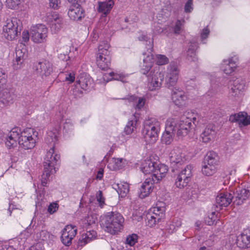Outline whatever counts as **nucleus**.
Masks as SVG:
<instances>
[{
	"label": "nucleus",
	"instance_id": "2",
	"mask_svg": "<svg viewBox=\"0 0 250 250\" xmlns=\"http://www.w3.org/2000/svg\"><path fill=\"white\" fill-rule=\"evenodd\" d=\"M124 222V219L120 213L109 212L102 217L101 225L105 231L115 234L122 229Z\"/></svg>",
	"mask_w": 250,
	"mask_h": 250
},
{
	"label": "nucleus",
	"instance_id": "43",
	"mask_svg": "<svg viewBox=\"0 0 250 250\" xmlns=\"http://www.w3.org/2000/svg\"><path fill=\"white\" fill-rule=\"evenodd\" d=\"M217 170L216 167L214 166H211L203 163L202 172V173L207 176L212 175L214 174Z\"/></svg>",
	"mask_w": 250,
	"mask_h": 250
},
{
	"label": "nucleus",
	"instance_id": "45",
	"mask_svg": "<svg viewBox=\"0 0 250 250\" xmlns=\"http://www.w3.org/2000/svg\"><path fill=\"white\" fill-rule=\"evenodd\" d=\"M155 61L157 65H162L167 64L169 60L165 55L158 54L155 57Z\"/></svg>",
	"mask_w": 250,
	"mask_h": 250
},
{
	"label": "nucleus",
	"instance_id": "9",
	"mask_svg": "<svg viewBox=\"0 0 250 250\" xmlns=\"http://www.w3.org/2000/svg\"><path fill=\"white\" fill-rule=\"evenodd\" d=\"M195 120V117L192 118L187 117L185 119L178 121L173 118V120L175 122L174 132L177 136L179 137L187 136L191 129L192 124L193 123V120Z\"/></svg>",
	"mask_w": 250,
	"mask_h": 250
},
{
	"label": "nucleus",
	"instance_id": "52",
	"mask_svg": "<svg viewBox=\"0 0 250 250\" xmlns=\"http://www.w3.org/2000/svg\"><path fill=\"white\" fill-rule=\"evenodd\" d=\"M87 234L86 233H84L81 235V238H80L78 241V244L79 246L83 247L85 245L88 243L91 242L89 238H88Z\"/></svg>",
	"mask_w": 250,
	"mask_h": 250
},
{
	"label": "nucleus",
	"instance_id": "38",
	"mask_svg": "<svg viewBox=\"0 0 250 250\" xmlns=\"http://www.w3.org/2000/svg\"><path fill=\"white\" fill-rule=\"evenodd\" d=\"M125 76L123 74L115 73L111 72L108 73H105L103 76V81L106 83L111 80H117L124 82Z\"/></svg>",
	"mask_w": 250,
	"mask_h": 250
},
{
	"label": "nucleus",
	"instance_id": "62",
	"mask_svg": "<svg viewBox=\"0 0 250 250\" xmlns=\"http://www.w3.org/2000/svg\"><path fill=\"white\" fill-rule=\"evenodd\" d=\"M60 4V0H49L50 6L54 9H58Z\"/></svg>",
	"mask_w": 250,
	"mask_h": 250
},
{
	"label": "nucleus",
	"instance_id": "11",
	"mask_svg": "<svg viewBox=\"0 0 250 250\" xmlns=\"http://www.w3.org/2000/svg\"><path fill=\"white\" fill-rule=\"evenodd\" d=\"M149 44L146 51L143 52L142 54V59L143 61V65L142 68V73L146 74L148 71L151 70L153 64L155 61V57L152 53L153 46L152 41H149Z\"/></svg>",
	"mask_w": 250,
	"mask_h": 250
},
{
	"label": "nucleus",
	"instance_id": "13",
	"mask_svg": "<svg viewBox=\"0 0 250 250\" xmlns=\"http://www.w3.org/2000/svg\"><path fill=\"white\" fill-rule=\"evenodd\" d=\"M77 229L75 226L68 225L66 226L62 230L61 240L62 243L69 246L72 244V241L77 234Z\"/></svg>",
	"mask_w": 250,
	"mask_h": 250
},
{
	"label": "nucleus",
	"instance_id": "36",
	"mask_svg": "<svg viewBox=\"0 0 250 250\" xmlns=\"http://www.w3.org/2000/svg\"><path fill=\"white\" fill-rule=\"evenodd\" d=\"M14 95L10 90L5 89L0 93V99L3 104H8L12 103Z\"/></svg>",
	"mask_w": 250,
	"mask_h": 250
},
{
	"label": "nucleus",
	"instance_id": "20",
	"mask_svg": "<svg viewBox=\"0 0 250 250\" xmlns=\"http://www.w3.org/2000/svg\"><path fill=\"white\" fill-rule=\"evenodd\" d=\"M216 134L214 125L209 124L202 131L200 135V140L204 143H208L215 139Z\"/></svg>",
	"mask_w": 250,
	"mask_h": 250
},
{
	"label": "nucleus",
	"instance_id": "56",
	"mask_svg": "<svg viewBox=\"0 0 250 250\" xmlns=\"http://www.w3.org/2000/svg\"><path fill=\"white\" fill-rule=\"evenodd\" d=\"M163 29L160 26L159 23L154 22L153 25V32L154 34H158L162 33Z\"/></svg>",
	"mask_w": 250,
	"mask_h": 250
},
{
	"label": "nucleus",
	"instance_id": "41",
	"mask_svg": "<svg viewBox=\"0 0 250 250\" xmlns=\"http://www.w3.org/2000/svg\"><path fill=\"white\" fill-rule=\"evenodd\" d=\"M182 224L181 220L179 218H174L172 221L167 225V229L169 233H173L176 231Z\"/></svg>",
	"mask_w": 250,
	"mask_h": 250
},
{
	"label": "nucleus",
	"instance_id": "28",
	"mask_svg": "<svg viewBox=\"0 0 250 250\" xmlns=\"http://www.w3.org/2000/svg\"><path fill=\"white\" fill-rule=\"evenodd\" d=\"M68 15L72 20H80L84 17V10L79 4L72 5L68 9Z\"/></svg>",
	"mask_w": 250,
	"mask_h": 250
},
{
	"label": "nucleus",
	"instance_id": "42",
	"mask_svg": "<svg viewBox=\"0 0 250 250\" xmlns=\"http://www.w3.org/2000/svg\"><path fill=\"white\" fill-rule=\"evenodd\" d=\"M150 212L155 216V219L160 220L164 215L165 208L156 206L151 208Z\"/></svg>",
	"mask_w": 250,
	"mask_h": 250
},
{
	"label": "nucleus",
	"instance_id": "47",
	"mask_svg": "<svg viewBox=\"0 0 250 250\" xmlns=\"http://www.w3.org/2000/svg\"><path fill=\"white\" fill-rule=\"evenodd\" d=\"M217 217L215 212H212L205 219L206 223L209 226L213 225L216 223Z\"/></svg>",
	"mask_w": 250,
	"mask_h": 250
},
{
	"label": "nucleus",
	"instance_id": "14",
	"mask_svg": "<svg viewBox=\"0 0 250 250\" xmlns=\"http://www.w3.org/2000/svg\"><path fill=\"white\" fill-rule=\"evenodd\" d=\"M192 168L191 166L188 165L178 175L175 181L177 188H182L188 185L191 176Z\"/></svg>",
	"mask_w": 250,
	"mask_h": 250
},
{
	"label": "nucleus",
	"instance_id": "35",
	"mask_svg": "<svg viewBox=\"0 0 250 250\" xmlns=\"http://www.w3.org/2000/svg\"><path fill=\"white\" fill-rule=\"evenodd\" d=\"M124 164L123 159L112 158L108 161L107 167L111 170H116L121 168Z\"/></svg>",
	"mask_w": 250,
	"mask_h": 250
},
{
	"label": "nucleus",
	"instance_id": "44",
	"mask_svg": "<svg viewBox=\"0 0 250 250\" xmlns=\"http://www.w3.org/2000/svg\"><path fill=\"white\" fill-rule=\"evenodd\" d=\"M74 130V125L70 120L65 121L63 126L64 133L67 135H71Z\"/></svg>",
	"mask_w": 250,
	"mask_h": 250
},
{
	"label": "nucleus",
	"instance_id": "1",
	"mask_svg": "<svg viewBox=\"0 0 250 250\" xmlns=\"http://www.w3.org/2000/svg\"><path fill=\"white\" fill-rule=\"evenodd\" d=\"M38 133L33 128H26L21 130L19 127L13 128L9 132L5 145L8 148L17 146L24 150L32 149L36 145Z\"/></svg>",
	"mask_w": 250,
	"mask_h": 250
},
{
	"label": "nucleus",
	"instance_id": "30",
	"mask_svg": "<svg viewBox=\"0 0 250 250\" xmlns=\"http://www.w3.org/2000/svg\"><path fill=\"white\" fill-rule=\"evenodd\" d=\"M92 81V78L89 75L86 73H82L78 77L76 83L77 85H79L82 89L86 90L91 86Z\"/></svg>",
	"mask_w": 250,
	"mask_h": 250
},
{
	"label": "nucleus",
	"instance_id": "58",
	"mask_svg": "<svg viewBox=\"0 0 250 250\" xmlns=\"http://www.w3.org/2000/svg\"><path fill=\"white\" fill-rule=\"evenodd\" d=\"M209 32H210L208 28L207 27L204 28L202 30V32L201 33V38L202 40V42L203 43H205L204 40L206 39L208 37V35H209Z\"/></svg>",
	"mask_w": 250,
	"mask_h": 250
},
{
	"label": "nucleus",
	"instance_id": "25",
	"mask_svg": "<svg viewBox=\"0 0 250 250\" xmlns=\"http://www.w3.org/2000/svg\"><path fill=\"white\" fill-rule=\"evenodd\" d=\"M167 171L168 167L166 165L156 164L155 169L153 174L151 175V178H150L154 180L156 183H158L166 176Z\"/></svg>",
	"mask_w": 250,
	"mask_h": 250
},
{
	"label": "nucleus",
	"instance_id": "51",
	"mask_svg": "<svg viewBox=\"0 0 250 250\" xmlns=\"http://www.w3.org/2000/svg\"><path fill=\"white\" fill-rule=\"evenodd\" d=\"M185 21L184 20L180 21L177 20L173 27V30L175 34H179L182 29V26L184 24Z\"/></svg>",
	"mask_w": 250,
	"mask_h": 250
},
{
	"label": "nucleus",
	"instance_id": "21",
	"mask_svg": "<svg viewBox=\"0 0 250 250\" xmlns=\"http://www.w3.org/2000/svg\"><path fill=\"white\" fill-rule=\"evenodd\" d=\"M234 193V191L233 189H230L229 192L220 193L216 198L217 207H226L229 206L233 199Z\"/></svg>",
	"mask_w": 250,
	"mask_h": 250
},
{
	"label": "nucleus",
	"instance_id": "3",
	"mask_svg": "<svg viewBox=\"0 0 250 250\" xmlns=\"http://www.w3.org/2000/svg\"><path fill=\"white\" fill-rule=\"evenodd\" d=\"M160 126V122L155 118L148 117L144 121L142 133L146 143L153 144L157 141Z\"/></svg>",
	"mask_w": 250,
	"mask_h": 250
},
{
	"label": "nucleus",
	"instance_id": "49",
	"mask_svg": "<svg viewBox=\"0 0 250 250\" xmlns=\"http://www.w3.org/2000/svg\"><path fill=\"white\" fill-rule=\"evenodd\" d=\"M22 0H6V6L8 8L13 9H15L20 4Z\"/></svg>",
	"mask_w": 250,
	"mask_h": 250
},
{
	"label": "nucleus",
	"instance_id": "7",
	"mask_svg": "<svg viewBox=\"0 0 250 250\" xmlns=\"http://www.w3.org/2000/svg\"><path fill=\"white\" fill-rule=\"evenodd\" d=\"M146 75L148 78V87L150 90H155L161 87L164 74L159 71L157 67L148 71Z\"/></svg>",
	"mask_w": 250,
	"mask_h": 250
},
{
	"label": "nucleus",
	"instance_id": "40",
	"mask_svg": "<svg viewBox=\"0 0 250 250\" xmlns=\"http://www.w3.org/2000/svg\"><path fill=\"white\" fill-rule=\"evenodd\" d=\"M197 48V44L196 42L192 43L190 45L187 51V57L189 61L195 62L197 58L196 56L195 51Z\"/></svg>",
	"mask_w": 250,
	"mask_h": 250
},
{
	"label": "nucleus",
	"instance_id": "46",
	"mask_svg": "<svg viewBox=\"0 0 250 250\" xmlns=\"http://www.w3.org/2000/svg\"><path fill=\"white\" fill-rule=\"evenodd\" d=\"M146 219L147 220V224L150 227H153L157 222L160 221V220L155 219V216L150 212L146 215Z\"/></svg>",
	"mask_w": 250,
	"mask_h": 250
},
{
	"label": "nucleus",
	"instance_id": "19",
	"mask_svg": "<svg viewBox=\"0 0 250 250\" xmlns=\"http://www.w3.org/2000/svg\"><path fill=\"white\" fill-rule=\"evenodd\" d=\"M63 117L62 115H60L59 119L57 121L58 125L55 128H50L47 132L45 139L46 143L50 145H53L54 146V144L58 140V137L59 135V129L60 127V123L62 120Z\"/></svg>",
	"mask_w": 250,
	"mask_h": 250
},
{
	"label": "nucleus",
	"instance_id": "50",
	"mask_svg": "<svg viewBox=\"0 0 250 250\" xmlns=\"http://www.w3.org/2000/svg\"><path fill=\"white\" fill-rule=\"evenodd\" d=\"M38 235H39L38 237L42 241H47L52 237V235L46 230H42Z\"/></svg>",
	"mask_w": 250,
	"mask_h": 250
},
{
	"label": "nucleus",
	"instance_id": "32",
	"mask_svg": "<svg viewBox=\"0 0 250 250\" xmlns=\"http://www.w3.org/2000/svg\"><path fill=\"white\" fill-rule=\"evenodd\" d=\"M156 163L148 159L142 162L140 168L145 174H152L156 167Z\"/></svg>",
	"mask_w": 250,
	"mask_h": 250
},
{
	"label": "nucleus",
	"instance_id": "23",
	"mask_svg": "<svg viewBox=\"0 0 250 250\" xmlns=\"http://www.w3.org/2000/svg\"><path fill=\"white\" fill-rule=\"evenodd\" d=\"M156 183L150 178H146L142 184L138 193L140 198L143 199L149 196L154 188V184Z\"/></svg>",
	"mask_w": 250,
	"mask_h": 250
},
{
	"label": "nucleus",
	"instance_id": "63",
	"mask_svg": "<svg viewBox=\"0 0 250 250\" xmlns=\"http://www.w3.org/2000/svg\"><path fill=\"white\" fill-rule=\"evenodd\" d=\"M86 233L87 234L89 240H90L91 241L95 239L97 237V233L95 230H90L87 231Z\"/></svg>",
	"mask_w": 250,
	"mask_h": 250
},
{
	"label": "nucleus",
	"instance_id": "5",
	"mask_svg": "<svg viewBox=\"0 0 250 250\" xmlns=\"http://www.w3.org/2000/svg\"><path fill=\"white\" fill-rule=\"evenodd\" d=\"M110 45L107 42H102L99 46L97 54L96 63L98 66L102 70H107L111 64Z\"/></svg>",
	"mask_w": 250,
	"mask_h": 250
},
{
	"label": "nucleus",
	"instance_id": "18",
	"mask_svg": "<svg viewBox=\"0 0 250 250\" xmlns=\"http://www.w3.org/2000/svg\"><path fill=\"white\" fill-rule=\"evenodd\" d=\"M233 196V203L236 205H242L250 196V186L246 188H238L234 192Z\"/></svg>",
	"mask_w": 250,
	"mask_h": 250
},
{
	"label": "nucleus",
	"instance_id": "37",
	"mask_svg": "<svg viewBox=\"0 0 250 250\" xmlns=\"http://www.w3.org/2000/svg\"><path fill=\"white\" fill-rule=\"evenodd\" d=\"M115 186L119 195L121 197H124L126 196L129 190V185L126 182H122L117 184Z\"/></svg>",
	"mask_w": 250,
	"mask_h": 250
},
{
	"label": "nucleus",
	"instance_id": "22",
	"mask_svg": "<svg viewBox=\"0 0 250 250\" xmlns=\"http://www.w3.org/2000/svg\"><path fill=\"white\" fill-rule=\"evenodd\" d=\"M231 86L229 94L231 97H238L241 96L245 87V83L241 79H236L233 83L230 82Z\"/></svg>",
	"mask_w": 250,
	"mask_h": 250
},
{
	"label": "nucleus",
	"instance_id": "53",
	"mask_svg": "<svg viewBox=\"0 0 250 250\" xmlns=\"http://www.w3.org/2000/svg\"><path fill=\"white\" fill-rule=\"evenodd\" d=\"M138 236L135 234H132L128 236L126 240V243L130 246H133L137 241Z\"/></svg>",
	"mask_w": 250,
	"mask_h": 250
},
{
	"label": "nucleus",
	"instance_id": "10",
	"mask_svg": "<svg viewBox=\"0 0 250 250\" xmlns=\"http://www.w3.org/2000/svg\"><path fill=\"white\" fill-rule=\"evenodd\" d=\"M179 69L177 64L175 62H171L167 67L166 77V84L169 89L175 87L177 82Z\"/></svg>",
	"mask_w": 250,
	"mask_h": 250
},
{
	"label": "nucleus",
	"instance_id": "54",
	"mask_svg": "<svg viewBox=\"0 0 250 250\" xmlns=\"http://www.w3.org/2000/svg\"><path fill=\"white\" fill-rule=\"evenodd\" d=\"M65 75V81L69 83H73L75 80V74L73 71L66 72Z\"/></svg>",
	"mask_w": 250,
	"mask_h": 250
},
{
	"label": "nucleus",
	"instance_id": "6",
	"mask_svg": "<svg viewBox=\"0 0 250 250\" xmlns=\"http://www.w3.org/2000/svg\"><path fill=\"white\" fill-rule=\"evenodd\" d=\"M60 159V155L55 151L54 147H51L44 158V169L46 170V176L56 172V166L59 164Z\"/></svg>",
	"mask_w": 250,
	"mask_h": 250
},
{
	"label": "nucleus",
	"instance_id": "55",
	"mask_svg": "<svg viewBox=\"0 0 250 250\" xmlns=\"http://www.w3.org/2000/svg\"><path fill=\"white\" fill-rule=\"evenodd\" d=\"M6 75L5 71L0 68V89L3 86L6 80Z\"/></svg>",
	"mask_w": 250,
	"mask_h": 250
},
{
	"label": "nucleus",
	"instance_id": "24",
	"mask_svg": "<svg viewBox=\"0 0 250 250\" xmlns=\"http://www.w3.org/2000/svg\"><path fill=\"white\" fill-rule=\"evenodd\" d=\"M237 66V59L233 57L223 60L220 66L221 70L226 74H232Z\"/></svg>",
	"mask_w": 250,
	"mask_h": 250
},
{
	"label": "nucleus",
	"instance_id": "31",
	"mask_svg": "<svg viewBox=\"0 0 250 250\" xmlns=\"http://www.w3.org/2000/svg\"><path fill=\"white\" fill-rule=\"evenodd\" d=\"M114 5L113 0H108L105 1L99 2L97 7L98 11L102 15L106 16L111 11Z\"/></svg>",
	"mask_w": 250,
	"mask_h": 250
},
{
	"label": "nucleus",
	"instance_id": "34",
	"mask_svg": "<svg viewBox=\"0 0 250 250\" xmlns=\"http://www.w3.org/2000/svg\"><path fill=\"white\" fill-rule=\"evenodd\" d=\"M128 101L136 109L139 110L144 107L146 99L142 97H138L132 95L128 98Z\"/></svg>",
	"mask_w": 250,
	"mask_h": 250
},
{
	"label": "nucleus",
	"instance_id": "48",
	"mask_svg": "<svg viewBox=\"0 0 250 250\" xmlns=\"http://www.w3.org/2000/svg\"><path fill=\"white\" fill-rule=\"evenodd\" d=\"M135 121H129L125 128V132L126 134H130L132 133L135 128Z\"/></svg>",
	"mask_w": 250,
	"mask_h": 250
},
{
	"label": "nucleus",
	"instance_id": "8",
	"mask_svg": "<svg viewBox=\"0 0 250 250\" xmlns=\"http://www.w3.org/2000/svg\"><path fill=\"white\" fill-rule=\"evenodd\" d=\"M47 34L48 29L44 24H36L32 26L30 28L31 39L35 43H40L45 42Z\"/></svg>",
	"mask_w": 250,
	"mask_h": 250
},
{
	"label": "nucleus",
	"instance_id": "27",
	"mask_svg": "<svg viewBox=\"0 0 250 250\" xmlns=\"http://www.w3.org/2000/svg\"><path fill=\"white\" fill-rule=\"evenodd\" d=\"M230 120L238 123L240 127H243L250 125V115L246 112H240L231 116Z\"/></svg>",
	"mask_w": 250,
	"mask_h": 250
},
{
	"label": "nucleus",
	"instance_id": "39",
	"mask_svg": "<svg viewBox=\"0 0 250 250\" xmlns=\"http://www.w3.org/2000/svg\"><path fill=\"white\" fill-rule=\"evenodd\" d=\"M217 162L218 160L216 154L214 152H209L205 156L203 163L216 167Z\"/></svg>",
	"mask_w": 250,
	"mask_h": 250
},
{
	"label": "nucleus",
	"instance_id": "17",
	"mask_svg": "<svg viewBox=\"0 0 250 250\" xmlns=\"http://www.w3.org/2000/svg\"><path fill=\"white\" fill-rule=\"evenodd\" d=\"M184 151L179 147H174L169 154V161L174 165H182L186 161Z\"/></svg>",
	"mask_w": 250,
	"mask_h": 250
},
{
	"label": "nucleus",
	"instance_id": "26",
	"mask_svg": "<svg viewBox=\"0 0 250 250\" xmlns=\"http://www.w3.org/2000/svg\"><path fill=\"white\" fill-rule=\"evenodd\" d=\"M36 70L37 73L42 78H43L48 76L52 72V65L50 62L46 61L39 62L37 65Z\"/></svg>",
	"mask_w": 250,
	"mask_h": 250
},
{
	"label": "nucleus",
	"instance_id": "61",
	"mask_svg": "<svg viewBox=\"0 0 250 250\" xmlns=\"http://www.w3.org/2000/svg\"><path fill=\"white\" fill-rule=\"evenodd\" d=\"M58 208V206L57 203H53L52 204H50L48 208V211L50 214H53L56 211V210Z\"/></svg>",
	"mask_w": 250,
	"mask_h": 250
},
{
	"label": "nucleus",
	"instance_id": "33",
	"mask_svg": "<svg viewBox=\"0 0 250 250\" xmlns=\"http://www.w3.org/2000/svg\"><path fill=\"white\" fill-rule=\"evenodd\" d=\"M26 57L25 52L22 49L16 50V57L13 60V67L15 69H18L21 67Z\"/></svg>",
	"mask_w": 250,
	"mask_h": 250
},
{
	"label": "nucleus",
	"instance_id": "12",
	"mask_svg": "<svg viewBox=\"0 0 250 250\" xmlns=\"http://www.w3.org/2000/svg\"><path fill=\"white\" fill-rule=\"evenodd\" d=\"M46 21L49 26L51 31L54 33L59 32L63 26V19L57 13H53L48 14Z\"/></svg>",
	"mask_w": 250,
	"mask_h": 250
},
{
	"label": "nucleus",
	"instance_id": "64",
	"mask_svg": "<svg viewBox=\"0 0 250 250\" xmlns=\"http://www.w3.org/2000/svg\"><path fill=\"white\" fill-rule=\"evenodd\" d=\"M30 36V33H29L28 31H23L22 33V41L24 42H27L29 41Z\"/></svg>",
	"mask_w": 250,
	"mask_h": 250
},
{
	"label": "nucleus",
	"instance_id": "57",
	"mask_svg": "<svg viewBox=\"0 0 250 250\" xmlns=\"http://www.w3.org/2000/svg\"><path fill=\"white\" fill-rule=\"evenodd\" d=\"M192 5V0H188L185 5V12L186 13L191 12L193 10Z\"/></svg>",
	"mask_w": 250,
	"mask_h": 250
},
{
	"label": "nucleus",
	"instance_id": "29",
	"mask_svg": "<svg viewBox=\"0 0 250 250\" xmlns=\"http://www.w3.org/2000/svg\"><path fill=\"white\" fill-rule=\"evenodd\" d=\"M236 244L241 248L250 247V233L248 229L244 230L240 235L237 236Z\"/></svg>",
	"mask_w": 250,
	"mask_h": 250
},
{
	"label": "nucleus",
	"instance_id": "15",
	"mask_svg": "<svg viewBox=\"0 0 250 250\" xmlns=\"http://www.w3.org/2000/svg\"><path fill=\"white\" fill-rule=\"evenodd\" d=\"M175 122L173 118H168L166 122L165 131L162 137V142L166 145L170 144L173 140Z\"/></svg>",
	"mask_w": 250,
	"mask_h": 250
},
{
	"label": "nucleus",
	"instance_id": "59",
	"mask_svg": "<svg viewBox=\"0 0 250 250\" xmlns=\"http://www.w3.org/2000/svg\"><path fill=\"white\" fill-rule=\"evenodd\" d=\"M97 201L98 202L100 206H102L104 203V199L103 197L102 192L101 190H99L96 195Z\"/></svg>",
	"mask_w": 250,
	"mask_h": 250
},
{
	"label": "nucleus",
	"instance_id": "16",
	"mask_svg": "<svg viewBox=\"0 0 250 250\" xmlns=\"http://www.w3.org/2000/svg\"><path fill=\"white\" fill-rule=\"evenodd\" d=\"M172 100L174 104L178 107L185 105L188 100V97L185 92L177 87L170 88Z\"/></svg>",
	"mask_w": 250,
	"mask_h": 250
},
{
	"label": "nucleus",
	"instance_id": "4",
	"mask_svg": "<svg viewBox=\"0 0 250 250\" xmlns=\"http://www.w3.org/2000/svg\"><path fill=\"white\" fill-rule=\"evenodd\" d=\"M21 30V21L16 18L7 19L4 22L2 32L8 40H14L18 36Z\"/></svg>",
	"mask_w": 250,
	"mask_h": 250
},
{
	"label": "nucleus",
	"instance_id": "60",
	"mask_svg": "<svg viewBox=\"0 0 250 250\" xmlns=\"http://www.w3.org/2000/svg\"><path fill=\"white\" fill-rule=\"evenodd\" d=\"M50 175V174L46 176V170H44V172L42 176L41 179V184L43 187H46L47 186Z\"/></svg>",
	"mask_w": 250,
	"mask_h": 250
}]
</instances>
